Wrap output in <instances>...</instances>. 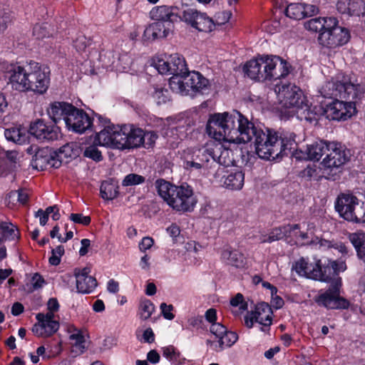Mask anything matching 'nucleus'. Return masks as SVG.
<instances>
[{
	"label": "nucleus",
	"instance_id": "a211bd4d",
	"mask_svg": "<svg viewBox=\"0 0 365 365\" xmlns=\"http://www.w3.org/2000/svg\"><path fill=\"white\" fill-rule=\"evenodd\" d=\"M36 318L38 323L32 327L33 333L41 337H48L56 333L59 329L58 322L53 319V314L38 313Z\"/></svg>",
	"mask_w": 365,
	"mask_h": 365
},
{
	"label": "nucleus",
	"instance_id": "7ed1b4c3",
	"mask_svg": "<svg viewBox=\"0 0 365 365\" xmlns=\"http://www.w3.org/2000/svg\"><path fill=\"white\" fill-rule=\"evenodd\" d=\"M9 80L15 91L43 95L50 86L51 70L46 65L31 61L26 66L13 68L9 71Z\"/></svg>",
	"mask_w": 365,
	"mask_h": 365
},
{
	"label": "nucleus",
	"instance_id": "2eb2a0df",
	"mask_svg": "<svg viewBox=\"0 0 365 365\" xmlns=\"http://www.w3.org/2000/svg\"><path fill=\"white\" fill-rule=\"evenodd\" d=\"M350 39V32L344 27H337L334 30L319 34V45L327 48H335L346 44Z\"/></svg>",
	"mask_w": 365,
	"mask_h": 365
},
{
	"label": "nucleus",
	"instance_id": "8fccbe9b",
	"mask_svg": "<svg viewBox=\"0 0 365 365\" xmlns=\"http://www.w3.org/2000/svg\"><path fill=\"white\" fill-rule=\"evenodd\" d=\"M237 339L238 335L236 332L228 331L227 329L226 333L219 339L220 346L222 349H223V346L230 347L237 341Z\"/></svg>",
	"mask_w": 365,
	"mask_h": 365
},
{
	"label": "nucleus",
	"instance_id": "680f3d73",
	"mask_svg": "<svg viewBox=\"0 0 365 365\" xmlns=\"http://www.w3.org/2000/svg\"><path fill=\"white\" fill-rule=\"evenodd\" d=\"M227 329L225 326L219 322L212 323L210 328V332L218 339L226 333Z\"/></svg>",
	"mask_w": 365,
	"mask_h": 365
},
{
	"label": "nucleus",
	"instance_id": "6e6552de",
	"mask_svg": "<svg viewBox=\"0 0 365 365\" xmlns=\"http://www.w3.org/2000/svg\"><path fill=\"white\" fill-rule=\"evenodd\" d=\"M258 58L261 64V82L275 81L285 78L294 70L289 61L279 56L258 54Z\"/></svg>",
	"mask_w": 365,
	"mask_h": 365
},
{
	"label": "nucleus",
	"instance_id": "4468645a",
	"mask_svg": "<svg viewBox=\"0 0 365 365\" xmlns=\"http://www.w3.org/2000/svg\"><path fill=\"white\" fill-rule=\"evenodd\" d=\"M182 21L198 31L209 33L215 29L216 24L206 13L187 7L182 11Z\"/></svg>",
	"mask_w": 365,
	"mask_h": 365
},
{
	"label": "nucleus",
	"instance_id": "ddd939ff",
	"mask_svg": "<svg viewBox=\"0 0 365 365\" xmlns=\"http://www.w3.org/2000/svg\"><path fill=\"white\" fill-rule=\"evenodd\" d=\"M29 133L40 143L53 142L58 139L61 129L55 123L37 118L30 123Z\"/></svg>",
	"mask_w": 365,
	"mask_h": 365
},
{
	"label": "nucleus",
	"instance_id": "20e7f679",
	"mask_svg": "<svg viewBox=\"0 0 365 365\" xmlns=\"http://www.w3.org/2000/svg\"><path fill=\"white\" fill-rule=\"evenodd\" d=\"M47 113L56 124L63 120L66 128L73 133L82 134L88 131L97 132L93 129V118L83 109L65 101H54L49 104Z\"/></svg>",
	"mask_w": 365,
	"mask_h": 365
},
{
	"label": "nucleus",
	"instance_id": "4be33fe9",
	"mask_svg": "<svg viewBox=\"0 0 365 365\" xmlns=\"http://www.w3.org/2000/svg\"><path fill=\"white\" fill-rule=\"evenodd\" d=\"M90 271L88 267H84L81 269H75L74 276L76 279V289L78 293L90 294L97 287V280L95 277L89 275Z\"/></svg>",
	"mask_w": 365,
	"mask_h": 365
},
{
	"label": "nucleus",
	"instance_id": "5701e85b",
	"mask_svg": "<svg viewBox=\"0 0 365 365\" xmlns=\"http://www.w3.org/2000/svg\"><path fill=\"white\" fill-rule=\"evenodd\" d=\"M173 29L174 24L170 21L165 23L155 21L145 28L143 38L145 40L148 41L166 38L173 31Z\"/></svg>",
	"mask_w": 365,
	"mask_h": 365
},
{
	"label": "nucleus",
	"instance_id": "72a5a7b5",
	"mask_svg": "<svg viewBox=\"0 0 365 365\" xmlns=\"http://www.w3.org/2000/svg\"><path fill=\"white\" fill-rule=\"evenodd\" d=\"M285 232L288 234L289 237H293L296 240L294 245L297 246H299V242H306L309 239L307 232L301 231V226L299 224L286 225Z\"/></svg>",
	"mask_w": 365,
	"mask_h": 365
},
{
	"label": "nucleus",
	"instance_id": "37998d69",
	"mask_svg": "<svg viewBox=\"0 0 365 365\" xmlns=\"http://www.w3.org/2000/svg\"><path fill=\"white\" fill-rule=\"evenodd\" d=\"M152 96L158 105L166 103L170 100V91L162 87H154Z\"/></svg>",
	"mask_w": 365,
	"mask_h": 365
},
{
	"label": "nucleus",
	"instance_id": "58836bf2",
	"mask_svg": "<svg viewBox=\"0 0 365 365\" xmlns=\"http://www.w3.org/2000/svg\"><path fill=\"white\" fill-rule=\"evenodd\" d=\"M200 215L205 218L216 220L221 218L222 210L217 205H213L209 202L200 209Z\"/></svg>",
	"mask_w": 365,
	"mask_h": 365
},
{
	"label": "nucleus",
	"instance_id": "4c0bfd02",
	"mask_svg": "<svg viewBox=\"0 0 365 365\" xmlns=\"http://www.w3.org/2000/svg\"><path fill=\"white\" fill-rule=\"evenodd\" d=\"M172 77L169 79V87L170 88L176 93H180L185 95V80L184 77L185 74H172Z\"/></svg>",
	"mask_w": 365,
	"mask_h": 365
},
{
	"label": "nucleus",
	"instance_id": "a19ab883",
	"mask_svg": "<svg viewBox=\"0 0 365 365\" xmlns=\"http://www.w3.org/2000/svg\"><path fill=\"white\" fill-rule=\"evenodd\" d=\"M155 310V306L150 299H143L140 302L138 315L142 320L148 319Z\"/></svg>",
	"mask_w": 365,
	"mask_h": 365
},
{
	"label": "nucleus",
	"instance_id": "69168bd1",
	"mask_svg": "<svg viewBox=\"0 0 365 365\" xmlns=\"http://www.w3.org/2000/svg\"><path fill=\"white\" fill-rule=\"evenodd\" d=\"M304 6L303 16L304 19L317 14L319 11L318 6L313 4H302Z\"/></svg>",
	"mask_w": 365,
	"mask_h": 365
},
{
	"label": "nucleus",
	"instance_id": "9b49d317",
	"mask_svg": "<svg viewBox=\"0 0 365 365\" xmlns=\"http://www.w3.org/2000/svg\"><path fill=\"white\" fill-rule=\"evenodd\" d=\"M346 269V264L343 260H331L327 259L324 263L318 259L312 267L311 279L322 282L333 283L339 272Z\"/></svg>",
	"mask_w": 365,
	"mask_h": 365
},
{
	"label": "nucleus",
	"instance_id": "4d7b16f0",
	"mask_svg": "<svg viewBox=\"0 0 365 365\" xmlns=\"http://www.w3.org/2000/svg\"><path fill=\"white\" fill-rule=\"evenodd\" d=\"M18 153L14 150H7L4 153L1 161L9 164V168H15L16 164Z\"/></svg>",
	"mask_w": 365,
	"mask_h": 365
},
{
	"label": "nucleus",
	"instance_id": "c85d7f7f",
	"mask_svg": "<svg viewBox=\"0 0 365 365\" xmlns=\"http://www.w3.org/2000/svg\"><path fill=\"white\" fill-rule=\"evenodd\" d=\"M349 240L355 248L358 258L365 264V232L357 231L350 233Z\"/></svg>",
	"mask_w": 365,
	"mask_h": 365
},
{
	"label": "nucleus",
	"instance_id": "0e129e2a",
	"mask_svg": "<svg viewBox=\"0 0 365 365\" xmlns=\"http://www.w3.org/2000/svg\"><path fill=\"white\" fill-rule=\"evenodd\" d=\"M160 307L165 319L172 320L175 318V314L172 313L173 310V306L172 304L168 305L166 303L163 302L161 303Z\"/></svg>",
	"mask_w": 365,
	"mask_h": 365
},
{
	"label": "nucleus",
	"instance_id": "423d86ee",
	"mask_svg": "<svg viewBox=\"0 0 365 365\" xmlns=\"http://www.w3.org/2000/svg\"><path fill=\"white\" fill-rule=\"evenodd\" d=\"M332 88L334 95L341 98L349 100L343 101L341 113H346L348 116L343 117V121L351 118L357 113L356 101H361L365 93V86L360 83H354L351 81L349 75L339 73L336 76L335 81L332 83Z\"/></svg>",
	"mask_w": 365,
	"mask_h": 365
},
{
	"label": "nucleus",
	"instance_id": "f8f14e48",
	"mask_svg": "<svg viewBox=\"0 0 365 365\" xmlns=\"http://www.w3.org/2000/svg\"><path fill=\"white\" fill-rule=\"evenodd\" d=\"M124 137H125L124 125L112 124L96 132L95 142H98L101 146L124 150V145H122L124 144Z\"/></svg>",
	"mask_w": 365,
	"mask_h": 365
},
{
	"label": "nucleus",
	"instance_id": "7c9ffc66",
	"mask_svg": "<svg viewBox=\"0 0 365 365\" xmlns=\"http://www.w3.org/2000/svg\"><path fill=\"white\" fill-rule=\"evenodd\" d=\"M305 108H302L300 112V118L304 119L311 124L317 125L321 118L323 110L321 106H305Z\"/></svg>",
	"mask_w": 365,
	"mask_h": 365
},
{
	"label": "nucleus",
	"instance_id": "1a4fd4ad",
	"mask_svg": "<svg viewBox=\"0 0 365 365\" xmlns=\"http://www.w3.org/2000/svg\"><path fill=\"white\" fill-rule=\"evenodd\" d=\"M185 153L186 158L184 160V167L187 170H209L215 164L225 163V161L221 160V156H218L212 148H190Z\"/></svg>",
	"mask_w": 365,
	"mask_h": 365
},
{
	"label": "nucleus",
	"instance_id": "f3484780",
	"mask_svg": "<svg viewBox=\"0 0 365 365\" xmlns=\"http://www.w3.org/2000/svg\"><path fill=\"white\" fill-rule=\"evenodd\" d=\"M56 157L58 155L48 147L38 148L33 156L31 165L41 171L48 168H58L61 166V163Z\"/></svg>",
	"mask_w": 365,
	"mask_h": 365
},
{
	"label": "nucleus",
	"instance_id": "bb28decb",
	"mask_svg": "<svg viewBox=\"0 0 365 365\" xmlns=\"http://www.w3.org/2000/svg\"><path fill=\"white\" fill-rule=\"evenodd\" d=\"M224 178V186L228 190H240L244 185L245 174L242 170H236L230 172Z\"/></svg>",
	"mask_w": 365,
	"mask_h": 365
},
{
	"label": "nucleus",
	"instance_id": "13d9d810",
	"mask_svg": "<svg viewBox=\"0 0 365 365\" xmlns=\"http://www.w3.org/2000/svg\"><path fill=\"white\" fill-rule=\"evenodd\" d=\"M230 305L234 307H239L242 311H245L248 308V304L245 301L244 296L241 293H237L230 299Z\"/></svg>",
	"mask_w": 365,
	"mask_h": 365
},
{
	"label": "nucleus",
	"instance_id": "09e8293b",
	"mask_svg": "<svg viewBox=\"0 0 365 365\" xmlns=\"http://www.w3.org/2000/svg\"><path fill=\"white\" fill-rule=\"evenodd\" d=\"M83 156L97 163L102 161L103 159L101 151L95 144L91 145L85 148L83 151Z\"/></svg>",
	"mask_w": 365,
	"mask_h": 365
},
{
	"label": "nucleus",
	"instance_id": "412c9836",
	"mask_svg": "<svg viewBox=\"0 0 365 365\" xmlns=\"http://www.w3.org/2000/svg\"><path fill=\"white\" fill-rule=\"evenodd\" d=\"M182 10L177 6H168L165 5L156 6L150 12V17L154 21L165 22H174L182 21Z\"/></svg>",
	"mask_w": 365,
	"mask_h": 365
},
{
	"label": "nucleus",
	"instance_id": "6ab92c4d",
	"mask_svg": "<svg viewBox=\"0 0 365 365\" xmlns=\"http://www.w3.org/2000/svg\"><path fill=\"white\" fill-rule=\"evenodd\" d=\"M184 80H185V96H194L198 93L203 94L205 91L208 90L210 86L208 79L198 71L190 72L188 71Z\"/></svg>",
	"mask_w": 365,
	"mask_h": 365
},
{
	"label": "nucleus",
	"instance_id": "9d476101",
	"mask_svg": "<svg viewBox=\"0 0 365 365\" xmlns=\"http://www.w3.org/2000/svg\"><path fill=\"white\" fill-rule=\"evenodd\" d=\"M341 286V278L336 277V280L331 284L329 287L314 297V302L319 307L327 309H347L350 302L346 298L340 295V287Z\"/></svg>",
	"mask_w": 365,
	"mask_h": 365
},
{
	"label": "nucleus",
	"instance_id": "39448f33",
	"mask_svg": "<svg viewBox=\"0 0 365 365\" xmlns=\"http://www.w3.org/2000/svg\"><path fill=\"white\" fill-rule=\"evenodd\" d=\"M155 186L159 196L175 212L182 214L194 210L197 200L192 187L187 182L178 186L160 178Z\"/></svg>",
	"mask_w": 365,
	"mask_h": 365
},
{
	"label": "nucleus",
	"instance_id": "b1692460",
	"mask_svg": "<svg viewBox=\"0 0 365 365\" xmlns=\"http://www.w3.org/2000/svg\"><path fill=\"white\" fill-rule=\"evenodd\" d=\"M124 150L139 148L145 143V131L134 125H124Z\"/></svg>",
	"mask_w": 365,
	"mask_h": 365
},
{
	"label": "nucleus",
	"instance_id": "a878e982",
	"mask_svg": "<svg viewBox=\"0 0 365 365\" xmlns=\"http://www.w3.org/2000/svg\"><path fill=\"white\" fill-rule=\"evenodd\" d=\"M281 95L282 96V100L284 106L288 108H301L304 103L302 98V91L297 86H292V87H282L281 91Z\"/></svg>",
	"mask_w": 365,
	"mask_h": 365
},
{
	"label": "nucleus",
	"instance_id": "864d4df0",
	"mask_svg": "<svg viewBox=\"0 0 365 365\" xmlns=\"http://www.w3.org/2000/svg\"><path fill=\"white\" fill-rule=\"evenodd\" d=\"M33 35L37 39H43L49 37L50 32L46 23L36 24L33 28Z\"/></svg>",
	"mask_w": 365,
	"mask_h": 365
},
{
	"label": "nucleus",
	"instance_id": "393cba45",
	"mask_svg": "<svg viewBox=\"0 0 365 365\" xmlns=\"http://www.w3.org/2000/svg\"><path fill=\"white\" fill-rule=\"evenodd\" d=\"M336 9L341 14L360 16L365 14V2L364 0H338Z\"/></svg>",
	"mask_w": 365,
	"mask_h": 365
},
{
	"label": "nucleus",
	"instance_id": "ea45409f",
	"mask_svg": "<svg viewBox=\"0 0 365 365\" xmlns=\"http://www.w3.org/2000/svg\"><path fill=\"white\" fill-rule=\"evenodd\" d=\"M304 6L301 3H291L287 5L284 14L289 19L294 20H301L304 19Z\"/></svg>",
	"mask_w": 365,
	"mask_h": 365
},
{
	"label": "nucleus",
	"instance_id": "3c124183",
	"mask_svg": "<svg viewBox=\"0 0 365 365\" xmlns=\"http://www.w3.org/2000/svg\"><path fill=\"white\" fill-rule=\"evenodd\" d=\"M314 265L309 264L303 257L296 262L295 270L299 274H304L307 278L311 279V272Z\"/></svg>",
	"mask_w": 365,
	"mask_h": 365
},
{
	"label": "nucleus",
	"instance_id": "5fc2aeb1",
	"mask_svg": "<svg viewBox=\"0 0 365 365\" xmlns=\"http://www.w3.org/2000/svg\"><path fill=\"white\" fill-rule=\"evenodd\" d=\"M322 19V25H323L322 31H328L329 30H334L335 28L341 27L339 26V21L336 18L330 16V17H321Z\"/></svg>",
	"mask_w": 365,
	"mask_h": 365
},
{
	"label": "nucleus",
	"instance_id": "c756f323",
	"mask_svg": "<svg viewBox=\"0 0 365 365\" xmlns=\"http://www.w3.org/2000/svg\"><path fill=\"white\" fill-rule=\"evenodd\" d=\"M222 257L228 261V264L237 268H242L247 263L245 255L237 250H224Z\"/></svg>",
	"mask_w": 365,
	"mask_h": 365
},
{
	"label": "nucleus",
	"instance_id": "dca6fc26",
	"mask_svg": "<svg viewBox=\"0 0 365 365\" xmlns=\"http://www.w3.org/2000/svg\"><path fill=\"white\" fill-rule=\"evenodd\" d=\"M195 123L191 118H186L178 120L170 125L166 130V135L170 140L173 147L178 146V143L187 138L188 135L194 130Z\"/></svg>",
	"mask_w": 365,
	"mask_h": 365
},
{
	"label": "nucleus",
	"instance_id": "c9c22d12",
	"mask_svg": "<svg viewBox=\"0 0 365 365\" xmlns=\"http://www.w3.org/2000/svg\"><path fill=\"white\" fill-rule=\"evenodd\" d=\"M342 101L334 100L327 105V109L324 110L327 115V118L333 120H343L344 116H348L346 113H341Z\"/></svg>",
	"mask_w": 365,
	"mask_h": 365
},
{
	"label": "nucleus",
	"instance_id": "473e14b6",
	"mask_svg": "<svg viewBox=\"0 0 365 365\" xmlns=\"http://www.w3.org/2000/svg\"><path fill=\"white\" fill-rule=\"evenodd\" d=\"M101 197L106 200H112L119 195V186L112 181H103L100 187Z\"/></svg>",
	"mask_w": 365,
	"mask_h": 365
},
{
	"label": "nucleus",
	"instance_id": "774afa93",
	"mask_svg": "<svg viewBox=\"0 0 365 365\" xmlns=\"http://www.w3.org/2000/svg\"><path fill=\"white\" fill-rule=\"evenodd\" d=\"M31 282L34 289L41 288L46 283L43 277L38 272L34 274Z\"/></svg>",
	"mask_w": 365,
	"mask_h": 365
},
{
	"label": "nucleus",
	"instance_id": "6e6d98bb",
	"mask_svg": "<svg viewBox=\"0 0 365 365\" xmlns=\"http://www.w3.org/2000/svg\"><path fill=\"white\" fill-rule=\"evenodd\" d=\"M321 21V17L312 19L304 23V27L308 31L321 33L324 26Z\"/></svg>",
	"mask_w": 365,
	"mask_h": 365
},
{
	"label": "nucleus",
	"instance_id": "338daca9",
	"mask_svg": "<svg viewBox=\"0 0 365 365\" xmlns=\"http://www.w3.org/2000/svg\"><path fill=\"white\" fill-rule=\"evenodd\" d=\"M189 324L190 326H192L193 328H195L197 329H205L206 327L204 323L203 317L202 316H197L195 317H192L189 319Z\"/></svg>",
	"mask_w": 365,
	"mask_h": 365
},
{
	"label": "nucleus",
	"instance_id": "2f4dec72",
	"mask_svg": "<svg viewBox=\"0 0 365 365\" xmlns=\"http://www.w3.org/2000/svg\"><path fill=\"white\" fill-rule=\"evenodd\" d=\"M169 60L170 74H186L189 71L185 58L182 56L178 53L171 54L169 56Z\"/></svg>",
	"mask_w": 365,
	"mask_h": 365
},
{
	"label": "nucleus",
	"instance_id": "bf43d9fd",
	"mask_svg": "<svg viewBox=\"0 0 365 365\" xmlns=\"http://www.w3.org/2000/svg\"><path fill=\"white\" fill-rule=\"evenodd\" d=\"M154 66L160 74H170V60L158 58L157 62H154Z\"/></svg>",
	"mask_w": 365,
	"mask_h": 365
},
{
	"label": "nucleus",
	"instance_id": "e433bc0d",
	"mask_svg": "<svg viewBox=\"0 0 365 365\" xmlns=\"http://www.w3.org/2000/svg\"><path fill=\"white\" fill-rule=\"evenodd\" d=\"M4 135L6 140L19 145L24 144L27 140V136L24 130L20 128L11 127L5 129Z\"/></svg>",
	"mask_w": 365,
	"mask_h": 365
},
{
	"label": "nucleus",
	"instance_id": "aec40b11",
	"mask_svg": "<svg viewBox=\"0 0 365 365\" xmlns=\"http://www.w3.org/2000/svg\"><path fill=\"white\" fill-rule=\"evenodd\" d=\"M358 198L351 192H341L336 197L334 207L339 216L346 221L352 220V212Z\"/></svg>",
	"mask_w": 365,
	"mask_h": 365
},
{
	"label": "nucleus",
	"instance_id": "49530a36",
	"mask_svg": "<svg viewBox=\"0 0 365 365\" xmlns=\"http://www.w3.org/2000/svg\"><path fill=\"white\" fill-rule=\"evenodd\" d=\"M92 43V39L80 34L73 41V46L78 53L86 51V49Z\"/></svg>",
	"mask_w": 365,
	"mask_h": 365
},
{
	"label": "nucleus",
	"instance_id": "052dcab7",
	"mask_svg": "<svg viewBox=\"0 0 365 365\" xmlns=\"http://www.w3.org/2000/svg\"><path fill=\"white\" fill-rule=\"evenodd\" d=\"M69 219L75 223L81 224L84 226H88L91 222L90 216H84L81 213H72L71 214Z\"/></svg>",
	"mask_w": 365,
	"mask_h": 365
},
{
	"label": "nucleus",
	"instance_id": "cd10ccee",
	"mask_svg": "<svg viewBox=\"0 0 365 365\" xmlns=\"http://www.w3.org/2000/svg\"><path fill=\"white\" fill-rule=\"evenodd\" d=\"M260 65L257 54L244 64L242 71L245 76L255 81L261 82Z\"/></svg>",
	"mask_w": 365,
	"mask_h": 365
},
{
	"label": "nucleus",
	"instance_id": "f03ea898",
	"mask_svg": "<svg viewBox=\"0 0 365 365\" xmlns=\"http://www.w3.org/2000/svg\"><path fill=\"white\" fill-rule=\"evenodd\" d=\"M270 135L276 137V140H272V146H267L266 148L270 149L272 152V148L274 153L272 156L268 158H263L264 160H274L282 158L283 156L292 155L297 160H312L319 161L323 155H326L327 150H329V144L330 141L325 140H319L313 142L311 144H307L304 150L298 148L296 143V134L289 131H277L274 129H270Z\"/></svg>",
	"mask_w": 365,
	"mask_h": 365
},
{
	"label": "nucleus",
	"instance_id": "f704fd0d",
	"mask_svg": "<svg viewBox=\"0 0 365 365\" xmlns=\"http://www.w3.org/2000/svg\"><path fill=\"white\" fill-rule=\"evenodd\" d=\"M0 234L4 240L13 241L20 239V232L16 226L11 222L0 223Z\"/></svg>",
	"mask_w": 365,
	"mask_h": 365
},
{
	"label": "nucleus",
	"instance_id": "603ef678",
	"mask_svg": "<svg viewBox=\"0 0 365 365\" xmlns=\"http://www.w3.org/2000/svg\"><path fill=\"white\" fill-rule=\"evenodd\" d=\"M145 180V178L135 173H130L125 176L122 181V185L124 187L137 185L143 184Z\"/></svg>",
	"mask_w": 365,
	"mask_h": 365
},
{
	"label": "nucleus",
	"instance_id": "e2e57ef3",
	"mask_svg": "<svg viewBox=\"0 0 365 365\" xmlns=\"http://www.w3.org/2000/svg\"><path fill=\"white\" fill-rule=\"evenodd\" d=\"M178 351V349L173 345H169L162 348L163 356L170 363Z\"/></svg>",
	"mask_w": 365,
	"mask_h": 365
},
{
	"label": "nucleus",
	"instance_id": "0eeeda50",
	"mask_svg": "<svg viewBox=\"0 0 365 365\" xmlns=\"http://www.w3.org/2000/svg\"><path fill=\"white\" fill-rule=\"evenodd\" d=\"M351 151L344 144L337 141H330L329 150L320 163L323 174L330 180L339 178L344 166L351 159Z\"/></svg>",
	"mask_w": 365,
	"mask_h": 365
},
{
	"label": "nucleus",
	"instance_id": "f257e3e1",
	"mask_svg": "<svg viewBox=\"0 0 365 365\" xmlns=\"http://www.w3.org/2000/svg\"><path fill=\"white\" fill-rule=\"evenodd\" d=\"M269 130L268 128L264 130L255 126L237 110L210 115L206 125L208 135L217 141L245 143L254 139L256 153L262 159L272 156V151L266 148L272 146L271 142L276 140V137L269 134ZM274 151L272 148V154Z\"/></svg>",
	"mask_w": 365,
	"mask_h": 365
},
{
	"label": "nucleus",
	"instance_id": "a18cd8bd",
	"mask_svg": "<svg viewBox=\"0 0 365 365\" xmlns=\"http://www.w3.org/2000/svg\"><path fill=\"white\" fill-rule=\"evenodd\" d=\"M284 237H289L288 234L285 232V225L272 229L267 237L262 240V242L271 243L282 240Z\"/></svg>",
	"mask_w": 365,
	"mask_h": 365
},
{
	"label": "nucleus",
	"instance_id": "79ce46f5",
	"mask_svg": "<svg viewBox=\"0 0 365 365\" xmlns=\"http://www.w3.org/2000/svg\"><path fill=\"white\" fill-rule=\"evenodd\" d=\"M352 220L349 222L356 223L365 222V201H361L358 199L357 205H355L354 210L352 212Z\"/></svg>",
	"mask_w": 365,
	"mask_h": 365
},
{
	"label": "nucleus",
	"instance_id": "de8ad7c7",
	"mask_svg": "<svg viewBox=\"0 0 365 365\" xmlns=\"http://www.w3.org/2000/svg\"><path fill=\"white\" fill-rule=\"evenodd\" d=\"M53 152L58 155L56 158L61 160V164L63 163H68L69 160L73 158V148L69 144H66L58 150H53Z\"/></svg>",
	"mask_w": 365,
	"mask_h": 365
},
{
	"label": "nucleus",
	"instance_id": "c03bdc74",
	"mask_svg": "<svg viewBox=\"0 0 365 365\" xmlns=\"http://www.w3.org/2000/svg\"><path fill=\"white\" fill-rule=\"evenodd\" d=\"M297 175L305 181L318 180V171L316 165L309 164L305 168L300 170Z\"/></svg>",
	"mask_w": 365,
	"mask_h": 365
}]
</instances>
